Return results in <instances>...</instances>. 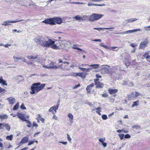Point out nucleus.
<instances>
[{
    "label": "nucleus",
    "mask_w": 150,
    "mask_h": 150,
    "mask_svg": "<svg viewBox=\"0 0 150 150\" xmlns=\"http://www.w3.org/2000/svg\"><path fill=\"white\" fill-rule=\"evenodd\" d=\"M40 83H36L32 84L31 87V91L30 93L31 94H33L35 93H37L40 91L41 90L45 87V84H42L40 85Z\"/></svg>",
    "instance_id": "obj_1"
},
{
    "label": "nucleus",
    "mask_w": 150,
    "mask_h": 150,
    "mask_svg": "<svg viewBox=\"0 0 150 150\" xmlns=\"http://www.w3.org/2000/svg\"><path fill=\"white\" fill-rule=\"evenodd\" d=\"M63 20L60 18L56 17L52 18L47 19L42 21L46 24L51 25H54L56 23L60 24L62 22Z\"/></svg>",
    "instance_id": "obj_2"
},
{
    "label": "nucleus",
    "mask_w": 150,
    "mask_h": 150,
    "mask_svg": "<svg viewBox=\"0 0 150 150\" xmlns=\"http://www.w3.org/2000/svg\"><path fill=\"white\" fill-rule=\"evenodd\" d=\"M54 43V41L51 39L47 37L43 38L42 40L41 45L45 47H49L53 45Z\"/></svg>",
    "instance_id": "obj_3"
},
{
    "label": "nucleus",
    "mask_w": 150,
    "mask_h": 150,
    "mask_svg": "<svg viewBox=\"0 0 150 150\" xmlns=\"http://www.w3.org/2000/svg\"><path fill=\"white\" fill-rule=\"evenodd\" d=\"M66 46V42L65 41L59 40L56 41V42L51 47L53 49L56 50L63 48Z\"/></svg>",
    "instance_id": "obj_4"
},
{
    "label": "nucleus",
    "mask_w": 150,
    "mask_h": 150,
    "mask_svg": "<svg viewBox=\"0 0 150 150\" xmlns=\"http://www.w3.org/2000/svg\"><path fill=\"white\" fill-rule=\"evenodd\" d=\"M103 14H98L97 13H93L89 17L88 20L91 22H93L97 21L104 16Z\"/></svg>",
    "instance_id": "obj_5"
},
{
    "label": "nucleus",
    "mask_w": 150,
    "mask_h": 150,
    "mask_svg": "<svg viewBox=\"0 0 150 150\" xmlns=\"http://www.w3.org/2000/svg\"><path fill=\"white\" fill-rule=\"evenodd\" d=\"M149 43V40L148 37L144 39L139 45V49H144L148 46Z\"/></svg>",
    "instance_id": "obj_6"
},
{
    "label": "nucleus",
    "mask_w": 150,
    "mask_h": 150,
    "mask_svg": "<svg viewBox=\"0 0 150 150\" xmlns=\"http://www.w3.org/2000/svg\"><path fill=\"white\" fill-rule=\"evenodd\" d=\"M23 19H21L20 20H18V19H16V21H10L8 20L6 21H4L3 23H2L1 25H4L5 26H6L7 25H10L11 24L9 23H15L17 22H18L19 21H23Z\"/></svg>",
    "instance_id": "obj_7"
},
{
    "label": "nucleus",
    "mask_w": 150,
    "mask_h": 150,
    "mask_svg": "<svg viewBox=\"0 0 150 150\" xmlns=\"http://www.w3.org/2000/svg\"><path fill=\"white\" fill-rule=\"evenodd\" d=\"M99 79H94V81L95 84L96 86V88H102L104 84L103 83L99 82Z\"/></svg>",
    "instance_id": "obj_8"
},
{
    "label": "nucleus",
    "mask_w": 150,
    "mask_h": 150,
    "mask_svg": "<svg viewBox=\"0 0 150 150\" xmlns=\"http://www.w3.org/2000/svg\"><path fill=\"white\" fill-rule=\"evenodd\" d=\"M43 38H42V36H39L38 37L35 38L34 39L35 41L38 44L41 45V42Z\"/></svg>",
    "instance_id": "obj_9"
},
{
    "label": "nucleus",
    "mask_w": 150,
    "mask_h": 150,
    "mask_svg": "<svg viewBox=\"0 0 150 150\" xmlns=\"http://www.w3.org/2000/svg\"><path fill=\"white\" fill-rule=\"evenodd\" d=\"M109 93L110 94H115L113 96L114 97L115 96V93H117L118 90L117 89H114L112 88H109L108 90Z\"/></svg>",
    "instance_id": "obj_10"
},
{
    "label": "nucleus",
    "mask_w": 150,
    "mask_h": 150,
    "mask_svg": "<svg viewBox=\"0 0 150 150\" xmlns=\"http://www.w3.org/2000/svg\"><path fill=\"white\" fill-rule=\"evenodd\" d=\"M7 100L11 105H13L16 102V100L12 97H10L7 98Z\"/></svg>",
    "instance_id": "obj_11"
},
{
    "label": "nucleus",
    "mask_w": 150,
    "mask_h": 150,
    "mask_svg": "<svg viewBox=\"0 0 150 150\" xmlns=\"http://www.w3.org/2000/svg\"><path fill=\"white\" fill-rule=\"evenodd\" d=\"M101 73L103 74H108L109 73V69L106 67H103L101 70Z\"/></svg>",
    "instance_id": "obj_12"
},
{
    "label": "nucleus",
    "mask_w": 150,
    "mask_h": 150,
    "mask_svg": "<svg viewBox=\"0 0 150 150\" xmlns=\"http://www.w3.org/2000/svg\"><path fill=\"white\" fill-rule=\"evenodd\" d=\"M49 68L50 69H57L59 68H61V65L56 66L53 63H51L49 64Z\"/></svg>",
    "instance_id": "obj_13"
},
{
    "label": "nucleus",
    "mask_w": 150,
    "mask_h": 150,
    "mask_svg": "<svg viewBox=\"0 0 150 150\" xmlns=\"http://www.w3.org/2000/svg\"><path fill=\"white\" fill-rule=\"evenodd\" d=\"M29 139V138L27 137H24L21 140V142L19 143L20 145H21L23 144L26 143Z\"/></svg>",
    "instance_id": "obj_14"
},
{
    "label": "nucleus",
    "mask_w": 150,
    "mask_h": 150,
    "mask_svg": "<svg viewBox=\"0 0 150 150\" xmlns=\"http://www.w3.org/2000/svg\"><path fill=\"white\" fill-rule=\"evenodd\" d=\"M141 30L139 29H135L132 30H129L124 32L125 34L128 33H132L134 32H136L138 31H141Z\"/></svg>",
    "instance_id": "obj_15"
},
{
    "label": "nucleus",
    "mask_w": 150,
    "mask_h": 150,
    "mask_svg": "<svg viewBox=\"0 0 150 150\" xmlns=\"http://www.w3.org/2000/svg\"><path fill=\"white\" fill-rule=\"evenodd\" d=\"M94 86V84L93 83H92L90 85L87 86L86 90L87 92L88 93H90L91 92V89L92 87H93Z\"/></svg>",
    "instance_id": "obj_16"
},
{
    "label": "nucleus",
    "mask_w": 150,
    "mask_h": 150,
    "mask_svg": "<svg viewBox=\"0 0 150 150\" xmlns=\"http://www.w3.org/2000/svg\"><path fill=\"white\" fill-rule=\"evenodd\" d=\"M17 116L18 118L23 121L25 120V116L24 115L20 113H18L17 115Z\"/></svg>",
    "instance_id": "obj_17"
},
{
    "label": "nucleus",
    "mask_w": 150,
    "mask_h": 150,
    "mask_svg": "<svg viewBox=\"0 0 150 150\" xmlns=\"http://www.w3.org/2000/svg\"><path fill=\"white\" fill-rule=\"evenodd\" d=\"M0 83H1L3 85L5 86L7 85L6 81L3 79V77L2 76H0Z\"/></svg>",
    "instance_id": "obj_18"
},
{
    "label": "nucleus",
    "mask_w": 150,
    "mask_h": 150,
    "mask_svg": "<svg viewBox=\"0 0 150 150\" xmlns=\"http://www.w3.org/2000/svg\"><path fill=\"white\" fill-rule=\"evenodd\" d=\"M127 97L128 98V99L132 98H135L134 93V92H132L130 94L127 95Z\"/></svg>",
    "instance_id": "obj_19"
},
{
    "label": "nucleus",
    "mask_w": 150,
    "mask_h": 150,
    "mask_svg": "<svg viewBox=\"0 0 150 150\" xmlns=\"http://www.w3.org/2000/svg\"><path fill=\"white\" fill-rule=\"evenodd\" d=\"M38 55H35L34 56L28 55L27 56V57L29 59H36L38 57Z\"/></svg>",
    "instance_id": "obj_20"
},
{
    "label": "nucleus",
    "mask_w": 150,
    "mask_h": 150,
    "mask_svg": "<svg viewBox=\"0 0 150 150\" xmlns=\"http://www.w3.org/2000/svg\"><path fill=\"white\" fill-rule=\"evenodd\" d=\"M68 116L69 118V120L71 123H72L73 122V115L70 113H69L68 114Z\"/></svg>",
    "instance_id": "obj_21"
},
{
    "label": "nucleus",
    "mask_w": 150,
    "mask_h": 150,
    "mask_svg": "<svg viewBox=\"0 0 150 150\" xmlns=\"http://www.w3.org/2000/svg\"><path fill=\"white\" fill-rule=\"evenodd\" d=\"M139 103V100H137V101L134 102L133 103V104L132 105V107H133L135 106H137L138 105Z\"/></svg>",
    "instance_id": "obj_22"
},
{
    "label": "nucleus",
    "mask_w": 150,
    "mask_h": 150,
    "mask_svg": "<svg viewBox=\"0 0 150 150\" xmlns=\"http://www.w3.org/2000/svg\"><path fill=\"white\" fill-rule=\"evenodd\" d=\"M88 17V16L86 15H84L83 16H81V21H85L87 19Z\"/></svg>",
    "instance_id": "obj_23"
},
{
    "label": "nucleus",
    "mask_w": 150,
    "mask_h": 150,
    "mask_svg": "<svg viewBox=\"0 0 150 150\" xmlns=\"http://www.w3.org/2000/svg\"><path fill=\"white\" fill-rule=\"evenodd\" d=\"M77 21H81V16H80L79 15H77L75 16L74 18Z\"/></svg>",
    "instance_id": "obj_24"
},
{
    "label": "nucleus",
    "mask_w": 150,
    "mask_h": 150,
    "mask_svg": "<svg viewBox=\"0 0 150 150\" xmlns=\"http://www.w3.org/2000/svg\"><path fill=\"white\" fill-rule=\"evenodd\" d=\"M90 66L92 67L93 68L96 69L98 68L100 66V65L98 64H92L90 65Z\"/></svg>",
    "instance_id": "obj_25"
},
{
    "label": "nucleus",
    "mask_w": 150,
    "mask_h": 150,
    "mask_svg": "<svg viewBox=\"0 0 150 150\" xmlns=\"http://www.w3.org/2000/svg\"><path fill=\"white\" fill-rule=\"evenodd\" d=\"M76 75L83 78L85 77V76L83 73H78L76 74Z\"/></svg>",
    "instance_id": "obj_26"
},
{
    "label": "nucleus",
    "mask_w": 150,
    "mask_h": 150,
    "mask_svg": "<svg viewBox=\"0 0 150 150\" xmlns=\"http://www.w3.org/2000/svg\"><path fill=\"white\" fill-rule=\"evenodd\" d=\"M19 106V103H17L14 106V107L13 108V110H17Z\"/></svg>",
    "instance_id": "obj_27"
},
{
    "label": "nucleus",
    "mask_w": 150,
    "mask_h": 150,
    "mask_svg": "<svg viewBox=\"0 0 150 150\" xmlns=\"http://www.w3.org/2000/svg\"><path fill=\"white\" fill-rule=\"evenodd\" d=\"M8 116L6 115H1V120H4L8 118Z\"/></svg>",
    "instance_id": "obj_28"
},
{
    "label": "nucleus",
    "mask_w": 150,
    "mask_h": 150,
    "mask_svg": "<svg viewBox=\"0 0 150 150\" xmlns=\"http://www.w3.org/2000/svg\"><path fill=\"white\" fill-rule=\"evenodd\" d=\"M72 48L74 49H76V50H79L80 51H83L82 49L78 48L77 47V45H74L72 46Z\"/></svg>",
    "instance_id": "obj_29"
},
{
    "label": "nucleus",
    "mask_w": 150,
    "mask_h": 150,
    "mask_svg": "<svg viewBox=\"0 0 150 150\" xmlns=\"http://www.w3.org/2000/svg\"><path fill=\"white\" fill-rule=\"evenodd\" d=\"M13 138V135L11 134L10 136H7L6 137V139L8 140H12Z\"/></svg>",
    "instance_id": "obj_30"
},
{
    "label": "nucleus",
    "mask_w": 150,
    "mask_h": 150,
    "mask_svg": "<svg viewBox=\"0 0 150 150\" xmlns=\"http://www.w3.org/2000/svg\"><path fill=\"white\" fill-rule=\"evenodd\" d=\"M4 125V127L5 126L6 127V129L8 131L10 130L11 127L8 124H7Z\"/></svg>",
    "instance_id": "obj_31"
},
{
    "label": "nucleus",
    "mask_w": 150,
    "mask_h": 150,
    "mask_svg": "<svg viewBox=\"0 0 150 150\" xmlns=\"http://www.w3.org/2000/svg\"><path fill=\"white\" fill-rule=\"evenodd\" d=\"M39 119V120L43 122L45 120L44 118L41 117V115L40 114H38V117H37Z\"/></svg>",
    "instance_id": "obj_32"
},
{
    "label": "nucleus",
    "mask_w": 150,
    "mask_h": 150,
    "mask_svg": "<svg viewBox=\"0 0 150 150\" xmlns=\"http://www.w3.org/2000/svg\"><path fill=\"white\" fill-rule=\"evenodd\" d=\"M132 127L134 128H135L136 129H141V127L138 125H135Z\"/></svg>",
    "instance_id": "obj_33"
},
{
    "label": "nucleus",
    "mask_w": 150,
    "mask_h": 150,
    "mask_svg": "<svg viewBox=\"0 0 150 150\" xmlns=\"http://www.w3.org/2000/svg\"><path fill=\"white\" fill-rule=\"evenodd\" d=\"M129 23L132 22L136 21L137 19L136 18H132L128 19Z\"/></svg>",
    "instance_id": "obj_34"
},
{
    "label": "nucleus",
    "mask_w": 150,
    "mask_h": 150,
    "mask_svg": "<svg viewBox=\"0 0 150 150\" xmlns=\"http://www.w3.org/2000/svg\"><path fill=\"white\" fill-rule=\"evenodd\" d=\"M114 28H98L97 29H97V30L100 31V30L101 29H105L108 30V29H114Z\"/></svg>",
    "instance_id": "obj_35"
},
{
    "label": "nucleus",
    "mask_w": 150,
    "mask_h": 150,
    "mask_svg": "<svg viewBox=\"0 0 150 150\" xmlns=\"http://www.w3.org/2000/svg\"><path fill=\"white\" fill-rule=\"evenodd\" d=\"M59 105V104L58 103L56 106L52 107H53V110L55 111V112H56V110L58 109Z\"/></svg>",
    "instance_id": "obj_36"
},
{
    "label": "nucleus",
    "mask_w": 150,
    "mask_h": 150,
    "mask_svg": "<svg viewBox=\"0 0 150 150\" xmlns=\"http://www.w3.org/2000/svg\"><path fill=\"white\" fill-rule=\"evenodd\" d=\"M35 142H36L37 143H38V141L36 140L35 141H30L29 142L28 144V146H30L33 144H34Z\"/></svg>",
    "instance_id": "obj_37"
},
{
    "label": "nucleus",
    "mask_w": 150,
    "mask_h": 150,
    "mask_svg": "<svg viewBox=\"0 0 150 150\" xmlns=\"http://www.w3.org/2000/svg\"><path fill=\"white\" fill-rule=\"evenodd\" d=\"M129 43H130V44L129 45L133 48H134L135 47L137 46V45L136 43H130L129 42Z\"/></svg>",
    "instance_id": "obj_38"
},
{
    "label": "nucleus",
    "mask_w": 150,
    "mask_h": 150,
    "mask_svg": "<svg viewBox=\"0 0 150 150\" xmlns=\"http://www.w3.org/2000/svg\"><path fill=\"white\" fill-rule=\"evenodd\" d=\"M127 85L129 86H134V84L132 81H129Z\"/></svg>",
    "instance_id": "obj_39"
},
{
    "label": "nucleus",
    "mask_w": 150,
    "mask_h": 150,
    "mask_svg": "<svg viewBox=\"0 0 150 150\" xmlns=\"http://www.w3.org/2000/svg\"><path fill=\"white\" fill-rule=\"evenodd\" d=\"M102 118L103 120H106L108 118L107 115L105 114L103 115L102 116Z\"/></svg>",
    "instance_id": "obj_40"
},
{
    "label": "nucleus",
    "mask_w": 150,
    "mask_h": 150,
    "mask_svg": "<svg viewBox=\"0 0 150 150\" xmlns=\"http://www.w3.org/2000/svg\"><path fill=\"white\" fill-rule=\"evenodd\" d=\"M105 140V138H101L100 139H99V141L102 144L104 142V141Z\"/></svg>",
    "instance_id": "obj_41"
},
{
    "label": "nucleus",
    "mask_w": 150,
    "mask_h": 150,
    "mask_svg": "<svg viewBox=\"0 0 150 150\" xmlns=\"http://www.w3.org/2000/svg\"><path fill=\"white\" fill-rule=\"evenodd\" d=\"M144 29V30L146 31L150 30V25L146 27H145Z\"/></svg>",
    "instance_id": "obj_42"
},
{
    "label": "nucleus",
    "mask_w": 150,
    "mask_h": 150,
    "mask_svg": "<svg viewBox=\"0 0 150 150\" xmlns=\"http://www.w3.org/2000/svg\"><path fill=\"white\" fill-rule=\"evenodd\" d=\"M13 58L15 60V62H16L17 60H20V59H22L21 58L17 57H16L15 56H13Z\"/></svg>",
    "instance_id": "obj_43"
},
{
    "label": "nucleus",
    "mask_w": 150,
    "mask_h": 150,
    "mask_svg": "<svg viewBox=\"0 0 150 150\" xmlns=\"http://www.w3.org/2000/svg\"><path fill=\"white\" fill-rule=\"evenodd\" d=\"M118 135L119 136V137H120V139L121 140H122L123 139L124 136V134H119Z\"/></svg>",
    "instance_id": "obj_44"
},
{
    "label": "nucleus",
    "mask_w": 150,
    "mask_h": 150,
    "mask_svg": "<svg viewBox=\"0 0 150 150\" xmlns=\"http://www.w3.org/2000/svg\"><path fill=\"white\" fill-rule=\"evenodd\" d=\"M129 23L128 19L125 20L123 23L122 25H125L127 23Z\"/></svg>",
    "instance_id": "obj_45"
},
{
    "label": "nucleus",
    "mask_w": 150,
    "mask_h": 150,
    "mask_svg": "<svg viewBox=\"0 0 150 150\" xmlns=\"http://www.w3.org/2000/svg\"><path fill=\"white\" fill-rule=\"evenodd\" d=\"M21 108L23 109H26V108L24 106V104L23 103H22L21 105L20 106Z\"/></svg>",
    "instance_id": "obj_46"
},
{
    "label": "nucleus",
    "mask_w": 150,
    "mask_h": 150,
    "mask_svg": "<svg viewBox=\"0 0 150 150\" xmlns=\"http://www.w3.org/2000/svg\"><path fill=\"white\" fill-rule=\"evenodd\" d=\"M129 81L128 80H124L123 81V82L122 83V85H127Z\"/></svg>",
    "instance_id": "obj_47"
},
{
    "label": "nucleus",
    "mask_w": 150,
    "mask_h": 150,
    "mask_svg": "<svg viewBox=\"0 0 150 150\" xmlns=\"http://www.w3.org/2000/svg\"><path fill=\"white\" fill-rule=\"evenodd\" d=\"M131 136L129 134H126L124 137L125 138L128 139L130 138Z\"/></svg>",
    "instance_id": "obj_48"
},
{
    "label": "nucleus",
    "mask_w": 150,
    "mask_h": 150,
    "mask_svg": "<svg viewBox=\"0 0 150 150\" xmlns=\"http://www.w3.org/2000/svg\"><path fill=\"white\" fill-rule=\"evenodd\" d=\"M134 95L135 97H138L139 95V93L137 92H134Z\"/></svg>",
    "instance_id": "obj_49"
},
{
    "label": "nucleus",
    "mask_w": 150,
    "mask_h": 150,
    "mask_svg": "<svg viewBox=\"0 0 150 150\" xmlns=\"http://www.w3.org/2000/svg\"><path fill=\"white\" fill-rule=\"evenodd\" d=\"M4 123H0V129H3L4 127Z\"/></svg>",
    "instance_id": "obj_50"
},
{
    "label": "nucleus",
    "mask_w": 150,
    "mask_h": 150,
    "mask_svg": "<svg viewBox=\"0 0 150 150\" xmlns=\"http://www.w3.org/2000/svg\"><path fill=\"white\" fill-rule=\"evenodd\" d=\"M91 69L89 68L86 69L84 68L83 71L85 72H88Z\"/></svg>",
    "instance_id": "obj_51"
},
{
    "label": "nucleus",
    "mask_w": 150,
    "mask_h": 150,
    "mask_svg": "<svg viewBox=\"0 0 150 150\" xmlns=\"http://www.w3.org/2000/svg\"><path fill=\"white\" fill-rule=\"evenodd\" d=\"M113 33L116 34L117 35H123L125 34L124 32H120V33Z\"/></svg>",
    "instance_id": "obj_52"
},
{
    "label": "nucleus",
    "mask_w": 150,
    "mask_h": 150,
    "mask_svg": "<svg viewBox=\"0 0 150 150\" xmlns=\"http://www.w3.org/2000/svg\"><path fill=\"white\" fill-rule=\"evenodd\" d=\"M67 140L69 142L71 141V139L70 138V135L68 134H67Z\"/></svg>",
    "instance_id": "obj_53"
},
{
    "label": "nucleus",
    "mask_w": 150,
    "mask_h": 150,
    "mask_svg": "<svg viewBox=\"0 0 150 150\" xmlns=\"http://www.w3.org/2000/svg\"><path fill=\"white\" fill-rule=\"evenodd\" d=\"M59 143H61L63 144L64 145H66L67 144V142H59Z\"/></svg>",
    "instance_id": "obj_54"
},
{
    "label": "nucleus",
    "mask_w": 150,
    "mask_h": 150,
    "mask_svg": "<svg viewBox=\"0 0 150 150\" xmlns=\"http://www.w3.org/2000/svg\"><path fill=\"white\" fill-rule=\"evenodd\" d=\"M102 96L103 97H106L108 96V95L106 93H105L102 95Z\"/></svg>",
    "instance_id": "obj_55"
},
{
    "label": "nucleus",
    "mask_w": 150,
    "mask_h": 150,
    "mask_svg": "<svg viewBox=\"0 0 150 150\" xmlns=\"http://www.w3.org/2000/svg\"><path fill=\"white\" fill-rule=\"evenodd\" d=\"M12 31H13L16 32L18 33H21L22 32L21 30H17L16 29L13 30Z\"/></svg>",
    "instance_id": "obj_56"
},
{
    "label": "nucleus",
    "mask_w": 150,
    "mask_h": 150,
    "mask_svg": "<svg viewBox=\"0 0 150 150\" xmlns=\"http://www.w3.org/2000/svg\"><path fill=\"white\" fill-rule=\"evenodd\" d=\"M22 61L23 62H26V63H27V64H30L29 63H28L27 62H26V59H25L24 58H22Z\"/></svg>",
    "instance_id": "obj_57"
},
{
    "label": "nucleus",
    "mask_w": 150,
    "mask_h": 150,
    "mask_svg": "<svg viewBox=\"0 0 150 150\" xmlns=\"http://www.w3.org/2000/svg\"><path fill=\"white\" fill-rule=\"evenodd\" d=\"M93 41L95 42H101V40L100 39H96L92 40Z\"/></svg>",
    "instance_id": "obj_58"
},
{
    "label": "nucleus",
    "mask_w": 150,
    "mask_h": 150,
    "mask_svg": "<svg viewBox=\"0 0 150 150\" xmlns=\"http://www.w3.org/2000/svg\"><path fill=\"white\" fill-rule=\"evenodd\" d=\"M95 110H98V111H99V112H101V108L100 107H99L96 108Z\"/></svg>",
    "instance_id": "obj_59"
},
{
    "label": "nucleus",
    "mask_w": 150,
    "mask_h": 150,
    "mask_svg": "<svg viewBox=\"0 0 150 150\" xmlns=\"http://www.w3.org/2000/svg\"><path fill=\"white\" fill-rule=\"evenodd\" d=\"M38 126V125L35 123V122H33V127H37Z\"/></svg>",
    "instance_id": "obj_60"
},
{
    "label": "nucleus",
    "mask_w": 150,
    "mask_h": 150,
    "mask_svg": "<svg viewBox=\"0 0 150 150\" xmlns=\"http://www.w3.org/2000/svg\"><path fill=\"white\" fill-rule=\"evenodd\" d=\"M88 6H95L96 4H91V3H90V2H89L88 4Z\"/></svg>",
    "instance_id": "obj_61"
},
{
    "label": "nucleus",
    "mask_w": 150,
    "mask_h": 150,
    "mask_svg": "<svg viewBox=\"0 0 150 150\" xmlns=\"http://www.w3.org/2000/svg\"><path fill=\"white\" fill-rule=\"evenodd\" d=\"M96 77L97 78H100L101 77V76L98 74H96Z\"/></svg>",
    "instance_id": "obj_62"
},
{
    "label": "nucleus",
    "mask_w": 150,
    "mask_h": 150,
    "mask_svg": "<svg viewBox=\"0 0 150 150\" xmlns=\"http://www.w3.org/2000/svg\"><path fill=\"white\" fill-rule=\"evenodd\" d=\"M5 89L2 88L0 87V93L5 91Z\"/></svg>",
    "instance_id": "obj_63"
},
{
    "label": "nucleus",
    "mask_w": 150,
    "mask_h": 150,
    "mask_svg": "<svg viewBox=\"0 0 150 150\" xmlns=\"http://www.w3.org/2000/svg\"><path fill=\"white\" fill-rule=\"evenodd\" d=\"M25 120H24V121H25L28 124H30L31 123V122L30 121L26 120V119H25Z\"/></svg>",
    "instance_id": "obj_64"
}]
</instances>
